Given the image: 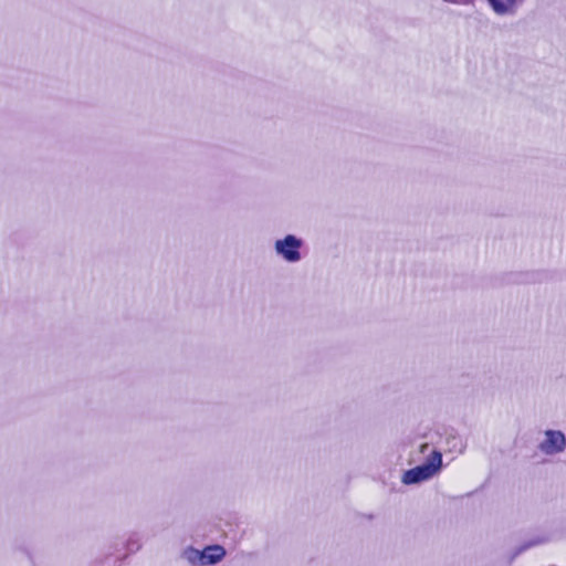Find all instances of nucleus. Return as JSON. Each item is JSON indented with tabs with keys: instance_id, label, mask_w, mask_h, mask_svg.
Returning a JSON list of instances; mask_svg holds the SVG:
<instances>
[{
	"instance_id": "nucleus-1",
	"label": "nucleus",
	"mask_w": 566,
	"mask_h": 566,
	"mask_svg": "<svg viewBox=\"0 0 566 566\" xmlns=\"http://www.w3.org/2000/svg\"><path fill=\"white\" fill-rule=\"evenodd\" d=\"M442 465V454L440 451H432L428 460L413 469L405 472L402 481L406 484L418 483L432 478Z\"/></svg>"
},
{
	"instance_id": "nucleus-2",
	"label": "nucleus",
	"mask_w": 566,
	"mask_h": 566,
	"mask_svg": "<svg viewBox=\"0 0 566 566\" xmlns=\"http://www.w3.org/2000/svg\"><path fill=\"white\" fill-rule=\"evenodd\" d=\"M302 245L301 240L294 235H286L283 240H277L275 249L289 262H296L301 259L300 248Z\"/></svg>"
},
{
	"instance_id": "nucleus-3",
	"label": "nucleus",
	"mask_w": 566,
	"mask_h": 566,
	"mask_svg": "<svg viewBox=\"0 0 566 566\" xmlns=\"http://www.w3.org/2000/svg\"><path fill=\"white\" fill-rule=\"evenodd\" d=\"M565 444V436L560 431L548 430L546 431L545 441L541 444V449L547 454H553L563 451Z\"/></svg>"
},
{
	"instance_id": "nucleus-4",
	"label": "nucleus",
	"mask_w": 566,
	"mask_h": 566,
	"mask_svg": "<svg viewBox=\"0 0 566 566\" xmlns=\"http://www.w3.org/2000/svg\"><path fill=\"white\" fill-rule=\"evenodd\" d=\"M497 14H512L524 0H486Z\"/></svg>"
},
{
	"instance_id": "nucleus-5",
	"label": "nucleus",
	"mask_w": 566,
	"mask_h": 566,
	"mask_svg": "<svg viewBox=\"0 0 566 566\" xmlns=\"http://www.w3.org/2000/svg\"><path fill=\"white\" fill-rule=\"evenodd\" d=\"M226 555V551L220 545H212L206 547L200 554V562L202 565H210L220 562Z\"/></svg>"
},
{
	"instance_id": "nucleus-6",
	"label": "nucleus",
	"mask_w": 566,
	"mask_h": 566,
	"mask_svg": "<svg viewBox=\"0 0 566 566\" xmlns=\"http://www.w3.org/2000/svg\"><path fill=\"white\" fill-rule=\"evenodd\" d=\"M427 447H428L427 444H423V446L421 447V449H422L421 451L423 452V450H424Z\"/></svg>"
}]
</instances>
